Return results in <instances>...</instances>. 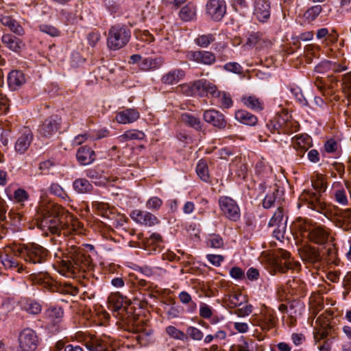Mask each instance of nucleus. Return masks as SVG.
Wrapping results in <instances>:
<instances>
[{
    "label": "nucleus",
    "mask_w": 351,
    "mask_h": 351,
    "mask_svg": "<svg viewBox=\"0 0 351 351\" xmlns=\"http://www.w3.org/2000/svg\"><path fill=\"white\" fill-rule=\"evenodd\" d=\"M278 193V189H275L271 193H268L263 200V206L265 208H270L274 206L276 202V194Z\"/></svg>",
    "instance_id": "51"
},
{
    "label": "nucleus",
    "mask_w": 351,
    "mask_h": 351,
    "mask_svg": "<svg viewBox=\"0 0 351 351\" xmlns=\"http://www.w3.org/2000/svg\"><path fill=\"white\" fill-rule=\"evenodd\" d=\"M23 308L29 314L37 315L41 312L42 306L38 302L27 300L23 303Z\"/></svg>",
    "instance_id": "41"
},
{
    "label": "nucleus",
    "mask_w": 351,
    "mask_h": 351,
    "mask_svg": "<svg viewBox=\"0 0 351 351\" xmlns=\"http://www.w3.org/2000/svg\"><path fill=\"white\" fill-rule=\"evenodd\" d=\"M287 217L284 216V209L281 206H278L276 211L269 221V226L278 227V232L285 230L287 223Z\"/></svg>",
    "instance_id": "30"
},
{
    "label": "nucleus",
    "mask_w": 351,
    "mask_h": 351,
    "mask_svg": "<svg viewBox=\"0 0 351 351\" xmlns=\"http://www.w3.org/2000/svg\"><path fill=\"white\" fill-rule=\"evenodd\" d=\"M332 329L329 319L319 316L315 321V331L313 332L314 339L316 342L325 339L329 335Z\"/></svg>",
    "instance_id": "15"
},
{
    "label": "nucleus",
    "mask_w": 351,
    "mask_h": 351,
    "mask_svg": "<svg viewBox=\"0 0 351 351\" xmlns=\"http://www.w3.org/2000/svg\"><path fill=\"white\" fill-rule=\"evenodd\" d=\"M220 106L223 108H229L232 106L233 101L229 93L220 91L215 97Z\"/></svg>",
    "instance_id": "39"
},
{
    "label": "nucleus",
    "mask_w": 351,
    "mask_h": 351,
    "mask_svg": "<svg viewBox=\"0 0 351 351\" xmlns=\"http://www.w3.org/2000/svg\"><path fill=\"white\" fill-rule=\"evenodd\" d=\"M158 66V62L156 59H154L152 58H147L141 59V61L139 62V69L142 71H149L152 69H156Z\"/></svg>",
    "instance_id": "46"
},
{
    "label": "nucleus",
    "mask_w": 351,
    "mask_h": 351,
    "mask_svg": "<svg viewBox=\"0 0 351 351\" xmlns=\"http://www.w3.org/2000/svg\"><path fill=\"white\" fill-rule=\"evenodd\" d=\"M241 101L245 106L254 111H261L264 108L263 101L255 95L244 96Z\"/></svg>",
    "instance_id": "31"
},
{
    "label": "nucleus",
    "mask_w": 351,
    "mask_h": 351,
    "mask_svg": "<svg viewBox=\"0 0 351 351\" xmlns=\"http://www.w3.org/2000/svg\"><path fill=\"white\" fill-rule=\"evenodd\" d=\"M18 341L21 351H35L38 345V337L34 330L26 328L20 332Z\"/></svg>",
    "instance_id": "7"
},
{
    "label": "nucleus",
    "mask_w": 351,
    "mask_h": 351,
    "mask_svg": "<svg viewBox=\"0 0 351 351\" xmlns=\"http://www.w3.org/2000/svg\"><path fill=\"white\" fill-rule=\"evenodd\" d=\"M336 226L348 231L351 230V208L339 210L336 214Z\"/></svg>",
    "instance_id": "23"
},
{
    "label": "nucleus",
    "mask_w": 351,
    "mask_h": 351,
    "mask_svg": "<svg viewBox=\"0 0 351 351\" xmlns=\"http://www.w3.org/2000/svg\"><path fill=\"white\" fill-rule=\"evenodd\" d=\"M287 285L291 289L290 293L293 295L302 296L306 292V285L300 279L289 280Z\"/></svg>",
    "instance_id": "33"
},
{
    "label": "nucleus",
    "mask_w": 351,
    "mask_h": 351,
    "mask_svg": "<svg viewBox=\"0 0 351 351\" xmlns=\"http://www.w3.org/2000/svg\"><path fill=\"white\" fill-rule=\"evenodd\" d=\"M223 68L228 72L239 75L241 74L243 71V67L236 62H228L223 65Z\"/></svg>",
    "instance_id": "53"
},
{
    "label": "nucleus",
    "mask_w": 351,
    "mask_h": 351,
    "mask_svg": "<svg viewBox=\"0 0 351 351\" xmlns=\"http://www.w3.org/2000/svg\"><path fill=\"white\" fill-rule=\"evenodd\" d=\"M185 77V71L181 69H173L165 73L161 77L162 83L166 85H174Z\"/></svg>",
    "instance_id": "24"
},
{
    "label": "nucleus",
    "mask_w": 351,
    "mask_h": 351,
    "mask_svg": "<svg viewBox=\"0 0 351 351\" xmlns=\"http://www.w3.org/2000/svg\"><path fill=\"white\" fill-rule=\"evenodd\" d=\"M289 116L287 113L276 116L274 121H271L267 126L278 133L289 134L296 132L298 130V125L291 121L289 120Z\"/></svg>",
    "instance_id": "6"
},
{
    "label": "nucleus",
    "mask_w": 351,
    "mask_h": 351,
    "mask_svg": "<svg viewBox=\"0 0 351 351\" xmlns=\"http://www.w3.org/2000/svg\"><path fill=\"white\" fill-rule=\"evenodd\" d=\"M180 121L185 125L200 131L202 129V123L200 119L190 113H183L180 116Z\"/></svg>",
    "instance_id": "32"
},
{
    "label": "nucleus",
    "mask_w": 351,
    "mask_h": 351,
    "mask_svg": "<svg viewBox=\"0 0 351 351\" xmlns=\"http://www.w3.org/2000/svg\"><path fill=\"white\" fill-rule=\"evenodd\" d=\"M207 15L215 21H221L226 13L224 0H208L206 5Z\"/></svg>",
    "instance_id": "10"
},
{
    "label": "nucleus",
    "mask_w": 351,
    "mask_h": 351,
    "mask_svg": "<svg viewBox=\"0 0 351 351\" xmlns=\"http://www.w3.org/2000/svg\"><path fill=\"white\" fill-rule=\"evenodd\" d=\"M8 82L11 89L17 90L26 82V78L22 71H12L8 75Z\"/></svg>",
    "instance_id": "26"
},
{
    "label": "nucleus",
    "mask_w": 351,
    "mask_h": 351,
    "mask_svg": "<svg viewBox=\"0 0 351 351\" xmlns=\"http://www.w3.org/2000/svg\"><path fill=\"white\" fill-rule=\"evenodd\" d=\"M252 312V306L251 304H245L235 311V314L239 317H245Z\"/></svg>",
    "instance_id": "61"
},
{
    "label": "nucleus",
    "mask_w": 351,
    "mask_h": 351,
    "mask_svg": "<svg viewBox=\"0 0 351 351\" xmlns=\"http://www.w3.org/2000/svg\"><path fill=\"white\" fill-rule=\"evenodd\" d=\"M130 217L136 223L147 226H153L159 223L158 218L147 211L134 210L130 213Z\"/></svg>",
    "instance_id": "18"
},
{
    "label": "nucleus",
    "mask_w": 351,
    "mask_h": 351,
    "mask_svg": "<svg viewBox=\"0 0 351 351\" xmlns=\"http://www.w3.org/2000/svg\"><path fill=\"white\" fill-rule=\"evenodd\" d=\"M195 95L203 97L206 95V80H199L193 82Z\"/></svg>",
    "instance_id": "50"
},
{
    "label": "nucleus",
    "mask_w": 351,
    "mask_h": 351,
    "mask_svg": "<svg viewBox=\"0 0 351 351\" xmlns=\"http://www.w3.org/2000/svg\"><path fill=\"white\" fill-rule=\"evenodd\" d=\"M63 312L60 308H51L48 311V316L50 317L53 322H58L62 317Z\"/></svg>",
    "instance_id": "62"
},
{
    "label": "nucleus",
    "mask_w": 351,
    "mask_h": 351,
    "mask_svg": "<svg viewBox=\"0 0 351 351\" xmlns=\"http://www.w3.org/2000/svg\"><path fill=\"white\" fill-rule=\"evenodd\" d=\"M14 197L16 202L23 203L27 200L29 195L26 191L24 189H19L14 191Z\"/></svg>",
    "instance_id": "59"
},
{
    "label": "nucleus",
    "mask_w": 351,
    "mask_h": 351,
    "mask_svg": "<svg viewBox=\"0 0 351 351\" xmlns=\"http://www.w3.org/2000/svg\"><path fill=\"white\" fill-rule=\"evenodd\" d=\"M234 118L242 124L254 126L258 123V118L245 110H238L234 113Z\"/></svg>",
    "instance_id": "29"
},
{
    "label": "nucleus",
    "mask_w": 351,
    "mask_h": 351,
    "mask_svg": "<svg viewBox=\"0 0 351 351\" xmlns=\"http://www.w3.org/2000/svg\"><path fill=\"white\" fill-rule=\"evenodd\" d=\"M145 137V134L140 130H130L126 131L123 134L119 136V140L121 143L126 142L130 140H141Z\"/></svg>",
    "instance_id": "37"
},
{
    "label": "nucleus",
    "mask_w": 351,
    "mask_h": 351,
    "mask_svg": "<svg viewBox=\"0 0 351 351\" xmlns=\"http://www.w3.org/2000/svg\"><path fill=\"white\" fill-rule=\"evenodd\" d=\"M56 263L54 264L58 272L66 277L75 278L84 276L87 271L93 268V260L84 249L75 245H71L66 253L62 254Z\"/></svg>",
    "instance_id": "3"
},
{
    "label": "nucleus",
    "mask_w": 351,
    "mask_h": 351,
    "mask_svg": "<svg viewBox=\"0 0 351 351\" xmlns=\"http://www.w3.org/2000/svg\"><path fill=\"white\" fill-rule=\"evenodd\" d=\"M0 23L3 26L7 27L12 32L18 36H23L25 34L23 27L11 16L5 14L1 15Z\"/></svg>",
    "instance_id": "22"
},
{
    "label": "nucleus",
    "mask_w": 351,
    "mask_h": 351,
    "mask_svg": "<svg viewBox=\"0 0 351 351\" xmlns=\"http://www.w3.org/2000/svg\"><path fill=\"white\" fill-rule=\"evenodd\" d=\"M131 36L130 30L125 25H114L108 32L107 44L110 49L118 50L125 47Z\"/></svg>",
    "instance_id": "5"
},
{
    "label": "nucleus",
    "mask_w": 351,
    "mask_h": 351,
    "mask_svg": "<svg viewBox=\"0 0 351 351\" xmlns=\"http://www.w3.org/2000/svg\"><path fill=\"white\" fill-rule=\"evenodd\" d=\"M180 17L184 21H190L196 16V8L191 4H187L180 11Z\"/></svg>",
    "instance_id": "36"
},
{
    "label": "nucleus",
    "mask_w": 351,
    "mask_h": 351,
    "mask_svg": "<svg viewBox=\"0 0 351 351\" xmlns=\"http://www.w3.org/2000/svg\"><path fill=\"white\" fill-rule=\"evenodd\" d=\"M2 43L10 51L19 53L21 49L22 41L10 34H5L1 37Z\"/></svg>",
    "instance_id": "28"
},
{
    "label": "nucleus",
    "mask_w": 351,
    "mask_h": 351,
    "mask_svg": "<svg viewBox=\"0 0 351 351\" xmlns=\"http://www.w3.org/2000/svg\"><path fill=\"white\" fill-rule=\"evenodd\" d=\"M313 186L314 189L318 193H322L325 191L326 188V184L324 179L322 177H319L313 182Z\"/></svg>",
    "instance_id": "58"
},
{
    "label": "nucleus",
    "mask_w": 351,
    "mask_h": 351,
    "mask_svg": "<svg viewBox=\"0 0 351 351\" xmlns=\"http://www.w3.org/2000/svg\"><path fill=\"white\" fill-rule=\"evenodd\" d=\"M178 298L181 303L184 305H188V311L189 312H194L197 308V304L193 301L191 295L185 291H181L178 295Z\"/></svg>",
    "instance_id": "38"
},
{
    "label": "nucleus",
    "mask_w": 351,
    "mask_h": 351,
    "mask_svg": "<svg viewBox=\"0 0 351 351\" xmlns=\"http://www.w3.org/2000/svg\"><path fill=\"white\" fill-rule=\"evenodd\" d=\"M268 263L271 274H284L289 269L299 270L300 268V263L293 261L291 254L282 249L276 250L274 255L268 259Z\"/></svg>",
    "instance_id": "4"
},
{
    "label": "nucleus",
    "mask_w": 351,
    "mask_h": 351,
    "mask_svg": "<svg viewBox=\"0 0 351 351\" xmlns=\"http://www.w3.org/2000/svg\"><path fill=\"white\" fill-rule=\"evenodd\" d=\"M219 204L223 214L230 220L237 221L240 218V209L236 202L227 196L219 199Z\"/></svg>",
    "instance_id": "8"
},
{
    "label": "nucleus",
    "mask_w": 351,
    "mask_h": 351,
    "mask_svg": "<svg viewBox=\"0 0 351 351\" xmlns=\"http://www.w3.org/2000/svg\"><path fill=\"white\" fill-rule=\"evenodd\" d=\"M212 315L213 312L211 308L204 303L201 304L199 307L200 317L204 319H209L212 317Z\"/></svg>",
    "instance_id": "60"
},
{
    "label": "nucleus",
    "mask_w": 351,
    "mask_h": 351,
    "mask_svg": "<svg viewBox=\"0 0 351 351\" xmlns=\"http://www.w3.org/2000/svg\"><path fill=\"white\" fill-rule=\"evenodd\" d=\"M344 89L349 97V106L346 112L348 114V122H351V72L343 77Z\"/></svg>",
    "instance_id": "42"
},
{
    "label": "nucleus",
    "mask_w": 351,
    "mask_h": 351,
    "mask_svg": "<svg viewBox=\"0 0 351 351\" xmlns=\"http://www.w3.org/2000/svg\"><path fill=\"white\" fill-rule=\"evenodd\" d=\"M188 337L194 341H201L204 337V334L200 329L195 326H189L186 328V332L185 333Z\"/></svg>",
    "instance_id": "49"
},
{
    "label": "nucleus",
    "mask_w": 351,
    "mask_h": 351,
    "mask_svg": "<svg viewBox=\"0 0 351 351\" xmlns=\"http://www.w3.org/2000/svg\"><path fill=\"white\" fill-rule=\"evenodd\" d=\"M74 189L79 193H89L93 189L92 184L84 178H78L73 184Z\"/></svg>",
    "instance_id": "35"
},
{
    "label": "nucleus",
    "mask_w": 351,
    "mask_h": 351,
    "mask_svg": "<svg viewBox=\"0 0 351 351\" xmlns=\"http://www.w3.org/2000/svg\"><path fill=\"white\" fill-rule=\"evenodd\" d=\"M140 113L136 109L126 108L117 113L114 120L120 124H130L137 121Z\"/></svg>",
    "instance_id": "21"
},
{
    "label": "nucleus",
    "mask_w": 351,
    "mask_h": 351,
    "mask_svg": "<svg viewBox=\"0 0 351 351\" xmlns=\"http://www.w3.org/2000/svg\"><path fill=\"white\" fill-rule=\"evenodd\" d=\"M230 351H253V350L250 348L249 341L246 338L241 337L237 343L230 346Z\"/></svg>",
    "instance_id": "45"
},
{
    "label": "nucleus",
    "mask_w": 351,
    "mask_h": 351,
    "mask_svg": "<svg viewBox=\"0 0 351 351\" xmlns=\"http://www.w3.org/2000/svg\"><path fill=\"white\" fill-rule=\"evenodd\" d=\"M203 119L208 123L219 129H224L226 126L224 115L214 109L205 110L203 113Z\"/></svg>",
    "instance_id": "16"
},
{
    "label": "nucleus",
    "mask_w": 351,
    "mask_h": 351,
    "mask_svg": "<svg viewBox=\"0 0 351 351\" xmlns=\"http://www.w3.org/2000/svg\"><path fill=\"white\" fill-rule=\"evenodd\" d=\"M165 330L168 335L174 339L180 341H186L188 339L186 335L183 331L173 326H167Z\"/></svg>",
    "instance_id": "43"
},
{
    "label": "nucleus",
    "mask_w": 351,
    "mask_h": 351,
    "mask_svg": "<svg viewBox=\"0 0 351 351\" xmlns=\"http://www.w3.org/2000/svg\"><path fill=\"white\" fill-rule=\"evenodd\" d=\"M162 241V237L158 233H153L150 235L149 238L146 239L145 241V244L146 245V247L148 245H155L156 243L160 242Z\"/></svg>",
    "instance_id": "63"
},
{
    "label": "nucleus",
    "mask_w": 351,
    "mask_h": 351,
    "mask_svg": "<svg viewBox=\"0 0 351 351\" xmlns=\"http://www.w3.org/2000/svg\"><path fill=\"white\" fill-rule=\"evenodd\" d=\"M95 155L93 150L87 146H84L77 150L76 157L81 165H87L95 160Z\"/></svg>",
    "instance_id": "27"
},
{
    "label": "nucleus",
    "mask_w": 351,
    "mask_h": 351,
    "mask_svg": "<svg viewBox=\"0 0 351 351\" xmlns=\"http://www.w3.org/2000/svg\"><path fill=\"white\" fill-rule=\"evenodd\" d=\"M255 326H259L263 330H269L275 326V317L271 313L261 315L252 321Z\"/></svg>",
    "instance_id": "25"
},
{
    "label": "nucleus",
    "mask_w": 351,
    "mask_h": 351,
    "mask_svg": "<svg viewBox=\"0 0 351 351\" xmlns=\"http://www.w3.org/2000/svg\"><path fill=\"white\" fill-rule=\"evenodd\" d=\"M48 253L47 249L35 243L15 245L5 247L1 252L0 260L5 268L17 269V271L21 273L24 268L19 258L32 265L43 264L47 261Z\"/></svg>",
    "instance_id": "2"
},
{
    "label": "nucleus",
    "mask_w": 351,
    "mask_h": 351,
    "mask_svg": "<svg viewBox=\"0 0 351 351\" xmlns=\"http://www.w3.org/2000/svg\"><path fill=\"white\" fill-rule=\"evenodd\" d=\"M207 245L213 248H221L223 245V239L219 235H210L207 239Z\"/></svg>",
    "instance_id": "54"
},
{
    "label": "nucleus",
    "mask_w": 351,
    "mask_h": 351,
    "mask_svg": "<svg viewBox=\"0 0 351 351\" xmlns=\"http://www.w3.org/2000/svg\"><path fill=\"white\" fill-rule=\"evenodd\" d=\"M36 282L42 285L44 288L47 289L50 291H53L55 289L54 281L49 276V275L39 274L36 278Z\"/></svg>",
    "instance_id": "40"
},
{
    "label": "nucleus",
    "mask_w": 351,
    "mask_h": 351,
    "mask_svg": "<svg viewBox=\"0 0 351 351\" xmlns=\"http://www.w3.org/2000/svg\"><path fill=\"white\" fill-rule=\"evenodd\" d=\"M162 204V201L158 197H152L146 203L147 208L152 210H158Z\"/></svg>",
    "instance_id": "57"
},
{
    "label": "nucleus",
    "mask_w": 351,
    "mask_h": 351,
    "mask_svg": "<svg viewBox=\"0 0 351 351\" xmlns=\"http://www.w3.org/2000/svg\"><path fill=\"white\" fill-rule=\"evenodd\" d=\"M39 226L53 234L66 235L74 230L70 223L73 217L64 208L52 202L43 200L38 207Z\"/></svg>",
    "instance_id": "1"
},
{
    "label": "nucleus",
    "mask_w": 351,
    "mask_h": 351,
    "mask_svg": "<svg viewBox=\"0 0 351 351\" xmlns=\"http://www.w3.org/2000/svg\"><path fill=\"white\" fill-rule=\"evenodd\" d=\"M324 251L321 253L322 259L325 258L328 261L333 262L336 257L337 251L334 245L328 244L327 246L324 247Z\"/></svg>",
    "instance_id": "47"
},
{
    "label": "nucleus",
    "mask_w": 351,
    "mask_h": 351,
    "mask_svg": "<svg viewBox=\"0 0 351 351\" xmlns=\"http://www.w3.org/2000/svg\"><path fill=\"white\" fill-rule=\"evenodd\" d=\"M215 40V35L213 34L199 35L195 39V43L200 47L206 48Z\"/></svg>",
    "instance_id": "44"
},
{
    "label": "nucleus",
    "mask_w": 351,
    "mask_h": 351,
    "mask_svg": "<svg viewBox=\"0 0 351 351\" xmlns=\"http://www.w3.org/2000/svg\"><path fill=\"white\" fill-rule=\"evenodd\" d=\"M51 194L56 195L62 199H65L67 195L63 188L58 183H52L49 188Z\"/></svg>",
    "instance_id": "55"
},
{
    "label": "nucleus",
    "mask_w": 351,
    "mask_h": 351,
    "mask_svg": "<svg viewBox=\"0 0 351 351\" xmlns=\"http://www.w3.org/2000/svg\"><path fill=\"white\" fill-rule=\"evenodd\" d=\"M206 258L208 261L215 266H219L224 260V257L221 255L208 254Z\"/></svg>",
    "instance_id": "64"
},
{
    "label": "nucleus",
    "mask_w": 351,
    "mask_h": 351,
    "mask_svg": "<svg viewBox=\"0 0 351 351\" xmlns=\"http://www.w3.org/2000/svg\"><path fill=\"white\" fill-rule=\"evenodd\" d=\"M292 143L295 150L308 149L311 146L310 136L306 134L295 136L293 138Z\"/></svg>",
    "instance_id": "34"
},
{
    "label": "nucleus",
    "mask_w": 351,
    "mask_h": 351,
    "mask_svg": "<svg viewBox=\"0 0 351 351\" xmlns=\"http://www.w3.org/2000/svg\"><path fill=\"white\" fill-rule=\"evenodd\" d=\"M40 32L45 33L52 37H56L60 36V31L55 27L43 24L39 26Z\"/></svg>",
    "instance_id": "56"
},
{
    "label": "nucleus",
    "mask_w": 351,
    "mask_h": 351,
    "mask_svg": "<svg viewBox=\"0 0 351 351\" xmlns=\"http://www.w3.org/2000/svg\"><path fill=\"white\" fill-rule=\"evenodd\" d=\"M300 199L306 201L308 204V207L313 210L321 213L326 208V204L322 201L320 195L315 192L304 191L302 193Z\"/></svg>",
    "instance_id": "14"
},
{
    "label": "nucleus",
    "mask_w": 351,
    "mask_h": 351,
    "mask_svg": "<svg viewBox=\"0 0 351 351\" xmlns=\"http://www.w3.org/2000/svg\"><path fill=\"white\" fill-rule=\"evenodd\" d=\"M196 172L201 180L205 182L208 180V169L207 165L204 162L200 161L198 162L196 167Z\"/></svg>",
    "instance_id": "48"
},
{
    "label": "nucleus",
    "mask_w": 351,
    "mask_h": 351,
    "mask_svg": "<svg viewBox=\"0 0 351 351\" xmlns=\"http://www.w3.org/2000/svg\"><path fill=\"white\" fill-rule=\"evenodd\" d=\"M186 58L189 61L206 66H211L217 61V58L214 53L204 50L187 51L186 52Z\"/></svg>",
    "instance_id": "9"
},
{
    "label": "nucleus",
    "mask_w": 351,
    "mask_h": 351,
    "mask_svg": "<svg viewBox=\"0 0 351 351\" xmlns=\"http://www.w3.org/2000/svg\"><path fill=\"white\" fill-rule=\"evenodd\" d=\"M298 252L302 261L310 264H316L322 260L321 252L315 247L304 245L298 249Z\"/></svg>",
    "instance_id": "12"
},
{
    "label": "nucleus",
    "mask_w": 351,
    "mask_h": 351,
    "mask_svg": "<svg viewBox=\"0 0 351 351\" xmlns=\"http://www.w3.org/2000/svg\"><path fill=\"white\" fill-rule=\"evenodd\" d=\"M59 119L58 116H51L46 119L44 123L39 128V132L41 136L50 137L57 132L59 128Z\"/></svg>",
    "instance_id": "20"
},
{
    "label": "nucleus",
    "mask_w": 351,
    "mask_h": 351,
    "mask_svg": "<svg viewBox=\"0 0 351 351\" xmlns=\"http://www.w3.org/2000/svg\"><path fill=\"white\" fill-rule=\"evenodd\" d=\"M308 237L312 242L319 244H326L330 239L328 230L322 226H314L308 229Z\"/></svg>",
    "instance_id": "19"
},
{
    "label": "nucleus",
    "mask_w": 351,
    "mask_h": 351,
    "mask_svg": "<svg viewBox=\"0 0 351 351\" xmlns=\"http://www.w3.org/2000/svg\"><path fill=\"white\" fill-rule=\"evenodd\" d=\"M271 14V5L269 0H256L254 3V14L261 23H266Z\"/></svg>",
    "instance_id": "17"
},
{
    "label": "nucleus",
    "mask_w": 351,
    "mask_h": 351,
    "mask_svg": "<svg viewBox=\"0 0 351 351\" xmlns=\"http://www.w3.org/2000/svg\"><path fill=\"white\" fill-rule=\"evenodd\" d=\"M322 10V6L319 5L312 6L311 8L306 11L304 16L306 19L309 21H314L321 13Z\"/></svg>",
    "instance_id": "52"
},
{
    "label": "nucleus",
    "mask_w": 351,
    "mask_h": 351,
    "mask_svg": "<svg viewBox=\"0 0 351 351\" xmlns=\"http://www.w3.org/2000/svg\"><path fill=\"white\" fill-rule=\"evenodd\" d=\"M271 42L264 38L263 34L259 32H248L245 45L250 48H254L256 50H261L267 47Z\"/></svg>",
    "instance_id": "11"
},
{
    "label": "nucleus",
    "mask_w": 351,
    "mask_h": 351,
    "mask_svg": "<svg viewBox=\"0 0 351 351\" xmlns=\"http://www.w3.org/2000/svg\"><path fill=\"white\" fill-rule=\"evenodd\" d=\"M33 140V134L32 131L27 128H24L19 134L16 138L14 149L19 154L25 153L29 147L31 143Z\"/></svg>",
    "instance_id": "13"
}]
</instances>
